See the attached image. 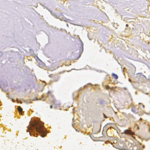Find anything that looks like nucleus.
<instances>
[{
    "instance_id": "f257e3e1",
    "label": "nucleus",
    "mask_w": 150,
    "mask_h": 150,
    "mask_svg": "<svg viewBox=\"0 0 150 150\" xmlns=\"http://www.w3.org/2000/svg\"><path fill=\"white\" fill-rule=\"evenodd\" d=\"M43 123H42L38 118L31 122L30 124V127L28 128L29 130L34 133L36 131L39 133L41 137H44L47 135V129L44 130Z\"/></svg>"
},
{
    "instance_id": "f03ea898",
    "label": "nucleus",
    "mask_w": 150,
    "mask_h": 150,
    "mask_svg": "<svg viewBox=\"0 0 150 150\" xmlns=\"http://www.w3.org/2000/svg\"><path fill=\"white\" fill-rule=\"evenodd\" d=\"M81 46L80 47V50H79V57H80L81 56V54L82 53L83 51V43L82 42V41L80 40Z\"/></svg>"
},
{
    "instance_id": "7ed1b4c3",
    "label": "nucleus",
    "mask_w": 150,
    "mask_h": 150,
    "mask_svg": "<svg viewBox=\"0 0 150 150\" xmlns=\"http://www.w3.org/2000/svg\"><path fill=\"white\" fill-rule=\"evenodd\" d=\"M124 133L126 134H130L132 135L133 134V133L132 132H131L129 129H126L124 131Z\"/></svg>"
},
{
    "instance_id": "20e7f679",
    "label": "nucleus",
    "mask_w": 150,
    "mask_h": 150,
    "mask_svg": "<svg viewBox=\"0 0 150 150\" xmlns=\"http://www.w3.org/2000/svg\"><path fill=\"white\" fill-rule=\"evenodd\" d=\"M18 109L19 112L21 114L23 112L22 109L20 106H18Z\"/></svg>"
},
{
    "instance_id": "39448f33",
    "label": "nucleus",
    "mask_w": 150,
    "mask_h": 150,
    "mask_svg": "<svg viewBox=\"0 0 150 150\" xmlns=\"http://www.w3.org/2000/svg\"><path fill=\"white\" fill-rule=\"evenodd\" d=\"M112 75L114 77V78L115 79H118V76L116 74L112 73Z\"/></svg>"
},
{
    "instance_id": "423d86ee",
    "label": "nucleus",
    "mask_w": 150,
    "mask_h": 150,
    "mask_svg": "<svg viewBox=\"0 0 150 150\" xmlns=\"http://www.w3.org/2000/svg\"><path fill=\"white\" fill-rule=\"evenodd\" d=\"M134 107H133L132 108V110L133 112H134Z\"/></svg>"
},
{
    "instance_id": "0eeeda50",
    "label": "nucleus",
    "mask_w": 150,
    "mask_h": 150,
    "mask_svg": "<svg viewBox=\"0 0 150 150\" xmlns=\"http://www.w3.org/2000/svg\"><path fill=\"white\" fill-rule=\"evenodd\" d=\"M36 58L38 60H39L40 61H41V60L39 59V58L38 57V56H36Z\"/></svg>"
},
{
    "instance_id": "6e6552de",
    "label": "nucleus",
    "mask_w": 150,
    "mask_h": 150,
    "mask_svg": "<svg viewBox=\"0 0 150 150\" xmlns=\"http://www.w3.org/2000/svg\"><path fill=\"white\" fill-rule=\"evenodd\" d=\"M106 88L107 89H109V87L107 86H106Z\"/></svg>"
},
{
    "instance_id": "1a4fd4ad",
    "label": "nucleus",
    "mask_w": 150,
    "mask_h": 150,
    "mask_svg": "<svg viewBox=\"0 0 150 150\" xmlns=\"http://www.w3.org/2000/svg\"><path fill=\"white\" fill-rule=\"evenodd\" d=\"M2 53L1 52H0V57H1L2 55Z\"/></svg>"
},
{
    "instance_id": "9d476101",
    "label": "nucleus",
    "mask_w": 150,
    "mask_h": 150,
    "mask_svg": "<svg viewBox=\"0 0 150 150\" xmlns=\"http://www.w3.org/2000/svg\"><path fill=\"white\" fill-rule=\"evenodd\" d=\"M52 105H50V108H52Z\"/></svg>"
},
{
    "instance_id": "9b49d317",
    "label": "nucleus",
    "mask_w": 150,
    "mask_h": 150,
    "mask_svg": "<svg viewBox=\"0 0 150 150\" xmlns=\"http://www.w3.org/2000/svg\"><path fill=\"white\" fill-rule=\"evenodd\" d=\"M51 76H52V75H51V74H50V75H49V77H51Z\"/></svg>"
},
{
    "instance_id": "f8f14e48",
    "label": "nucleus",
    "mask_w": 150,
    "mask_h": 150,
    "mask_svg": "<svg viewBox=\"0 0 150 150\" xmlns=\"http://www.w3.org/2000/svg\"><path fill=\"white\" fill-rule=\"evenodd\" d=\"M124 89H125V90H126L127 89L126 88H125V87H124Z\"/></svg>"
},
{
    "instance_id": "ddd939ff",
    "label": "nucleus",
    "mask_w": 150,
    "mask_h": 150,
    "mask_svg": "<svg viewBox=\"0 0 150 150\" xmlns=\"http://www.w3.org/2000/svg\"><path fill=\"white\" fill-rule=\"evenodd\" d=\"M12 101L13 102H14V100H13V99H12Z\"/></svg>"
},
{
    "instance_id": "4468645a",
    "label": "nucleus",
    "mask_w": 150,
    "mask_h": 150,
    "mask_svg": "<svg viewBox=\"0 0 150 150\" xmlns=\"http://www.w3.org/2000/svg\"><path fill=\"white\" fill-rule=\"evenodd\" d=\"M57 81V80H54V81Z\"/></svg>"
},
{
    "instance_id": "2eb2a0df",
    "label": "nucleus",
    "mask_w": 150,
    "mask_h": 150,
    "mask_svg": "<svg viewBox=\"0 0 150 150\" xmlns=\"http://www.w3.org/2000/svg\"><path fill=\"white\" fill-rule=\"evenodd\" d=\"M103 115H104V117H105V116H106V115H105L104 114H103Z\"/></svg>"
},
{
    "instance_id": "dca6fc26",
    "label": "nucleus",
    "mask_w": 150,
    "mask_h": 150,
    "mask_svg": "<svg viewBox=\"0 0 150 150\" xmlns=\"http://www.w3.org/2000/svg\"><path fill=\"white\" fill-rule=\"evenodd\" d=\"M30 135H32V134H31V132H30Z\"/></svg>"
},
{
    "instance_id": "f3484780",
    "label": "nucleus",
    "mask_w": 150,
    "mask_h": 150,
    "mask_svg": "<svg viewBox=\"0 0 150 150\" xmlns=\"http://www.w3.org/2000/svg\"><path fill=\"white\" fill-rule=\"evenodd\" d=\"M128 25H127V24H126V27L127 26H128Z\"/></svg>"
},
{
    "instance_id": "a211bd4d",
    "label": "nucleus",
    "mask_w": 150,
    "mask_h": 150,
    "mask_svg": "<svg viewBox=\"0 0 150 150\" xmlns=\"http://www.w3.org/2000/svg\"><path fill=\"white\" fill-rule=\"evenodd\" d=\"M47 10H48L49 11H50V12H51L50 11L49 9H47Z\"/></svg>"
},
{
    "instance_id": "6ab92c4d",
    "label": "nucleus",
    "mask_w": 150,
    "mask_h": 150,
    "mask_svg": "<svg viewBox=\"0 0 150 150\" xmlns=\"http://www.w3.org/2000/svg\"><path fill=\"white\" fill-rule=\"evenodd\" d=\"M129 81L130 82H131V80L129 79Z\"/></svg>"
},
{
    "instance_id": "aec40b11",
    "label": "nucleus",
    "mask_w": 150,
    "mask_h": 150,
    "mask_svg": "<svg viewBox=\"0 0 150 150\" xmlns=\"http://www.w3.org/2000/svg\"><path fill=\"white\" fill-rule=\"evenodd\" d=\"M142 106H143V108H144V105H142Z\"/></svg>"
},
{
    "instance_id": "412c9836",
    "label": "nucleus",
    "mask_w": 150,
    "mask_h": 150,
    "mask_svg": "<svg viewBox=\"0 0 150 150\" xmlns=\"http://www.w3.org/2000/svg\"><path fill=\"white\" fill-rule=\"evenodd\" d=\"M67 26H68V25L67 24Z\"/></svg>"
},
{
    "instance_id": "4be33fe9",
    "label": "nucleus",
    "mask_w": 150,
    "mask_h": 150,
    "mask_svg": "<svg viewBox=\"0 0 150 150\" xmlns=\"http://www.w3.org/2000/svg\"><path fill=\"white\" fill-rule=\"evenodd\" d=\"M34 137H35V134H34Z\"/></svg>"
},
{
    "instance_id": "5701e85b",
    "label": "nucleus",
    "mask_w": 150,
    "mask_h": 150,
    "mask_svg": "<svg viewBox=\"0 0 150 150\" xmlns=\"http://www.w3.org/2000/svg\"><path fill=\"white\" fill-rule=\"evenodd\" d=\"M101 103H102V102H101Z\"/></svg>"
},
{
    "instance_id": "b1692460",
    "label": "nucleus",
    "mask_w": 150,
    "mask_h": 150,
    "mask_svg": "<svg viewBox=\"0 0 150 150\" xmlns=\"http://www.w3.org/2000/svg\"><path fill=\"white\" fill-rule=\"evenodd\" d=\"M64 21H65V20H64Z\"/></svg>"
}]
</instances>
